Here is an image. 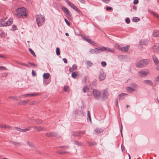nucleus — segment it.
I'll use <instances>...</instances> for the list:
<instances>
[{
    "label": "nucleus",
    "instance_id": "f257e3e1",
    "mask_svg": "<svg viewBox=\"0 0 159 159\" xmlns=\"http://www.w3.org/2000/svg\"><path fill=\"white\" fill-rule=\"evenodd\" d=\"M16 16L19 18H23L27 16L26 9L24 7L17 8L16 10Z\"/></svg>",
    "mask_w": 159,
    "mask_h": 159
},
{
    "label": "nucleus",
    "instance_id": "f03ea898",
    "mask_svg": "<svg viewBox=\"0 0 159 159\" xmlns=\"http://www.w3.org/2000/svg\"><path fill=\"white\" fill-rule=\"evenodd\" d=\"M94 51L95 53L97 54L100 53L102 51L113 52H114L115 50L114 49H111L109 48H107L103 46L100 48H96L95 49Z\"/></svg>",
    "mask_w": 159,
    "mask_h": 159
},
{
    "label": "nucleus",
    "instance_id": "7ed1b4c3",
    "mask_svg": "<svg viewBox=\"0 0 159 159\" xmlns=\"http://www.w3.org/2000/svg\"><path fill=\"white\" fill-rule=\"evenodd\" d=\"M35 18L37 23L39 27L41 26L44 23L45 19L42 15L39 14L36 15Z\"/></svg>",
    "mask_w": 159,
    "mask_h": 159
},
{
    "label": "nucleus",
    "instance_id": "20e7f679",
    "mask_svg": "<svg viewBox=\"0 0 159 159\" xmlns=\"http://www.w3.org/2000/svg\"><path fill=\"white\" fill-rule=\"evenodd\" d=\"M149 60L148 59L141 60L136 63V66L138 67H143L146 66L149 63Z\"/></svg>",
    "mask_w": 159,
    "mask_h": 159
},
{
    "label": "nucleus",
    "instance_id": "39448f33",
    "mask_svg": "<svg viewBox=\"0 0 159 159\" xmlns=\"http://www.w3.org/2000/svg\"><path fill=\"white\" fill-rule=\"evenodd\" d=\"M93 96L96 99H98L100 96V92L97 89H93Z\"/></svg>",
    "mask_w": 159,
    "mask_h": 159
},
{
    "label": "nucleus",
    "instance_id": "423d86ee",
    "mask_svg": "<svg viewBox=\"0 0 159 159\" xmlns=\"http://www.w3.org/2000/svg\"><path fill=\"white\" fill-rule=\"evenodd\" d=\"M66 2L74 10H75L76 11L79 12L80 11V10L75 6L74 4L68 0H65Z\"/></svg>",
    "mask_w": 159,
    "mask_h": 159
},
{
    "label": "nucleus",
    "instance_id": "0eeeda50",
    "mask_svg": "<svg viewBox=\"0 0 159 159\" xmlns=\"http://www.w3.org/2000/svg\"><path fill=\"white\" fill-rule=\"evenodd\" d=\"M106 74L102 70H100V74L98 76V79L100 81H102L106 78Z\"/></svg>",
    "mask_w": 159,
    "mask_h": 159
},
{
    "label": "nucleus",
    "instance_id": "6e6552de",
    "mask_svg": "<svg viewBox=\"0 0 159 159\" xmlns=\"http://www.w3.org/2000/svg\"><path fill=\"white\" fill-rule=\"evenodd\" d=\"M149 72L147 70H142L139 72V76L141 77H143L146 76L148 74Z\"/></svg>",
    "mask_w": 159,
    "mask_h": 159
},
{
    "label": "nucleus",
    "instance_id": "1a4fd4ad",
    "mask_svg": "<svg viewBox=\"0 0 159 159\" xmlns=\"http://www.w3.org/2000/svg\"><path fill=\"white\" fill-rule=\"evenodd\" d=\"M32 128L31 126H29L27 128H26L25 129H21L20 128H19L17 127H14L13 128V129H17L18 131H20L21 132H24L27 131H28L29 130H30L31 128Z\"/></svg>",
    "mask_w": 159,
    "mask_h": 159
},
{
    "label": "nucleus",
    "instance_id": "9d476101",
    "mask_svg": "<svg viewBox=\"0 0 159 159\" xmlns=\"http://www.w3.org/2000/svg\"><path fill=\"white\" fill-rule=\"evenodd\" d=\"M83 38L84 39V40L88 42V43L93 44V43H94L93 41L91 39H89L88 36H86L85 35L83 36L82 35Z\"/></svg>",
    "mask_w": 159,
    "mask_h": 159
},
{
    "label": "nucleus",
    "instance_id": "9b49d317",
    "mask_svg": "<svg viewBox=\"0 0 159 159\" xmlns=\"http://www.w3.org/2000/svg\"><path fill=\"white\" fill-rule=\"evenodd\" d=\"M85 133V131H77L74 132L73 134V135L77 137H80L83 134H84Z\"/></svg>",
    "mask_w": 159,
    "mask_h": 159
},
{
    "label": "nucleus",
    "instance_id": "f8f14e48",
    "mask_svg": "<svg viewBox=\"0 0 159 159\" xmlns=\"http://www.w3.org/2000/svg\"><path fill=\"white\" fill-rule=\"evenodd\" d=\"M31 127L32 128H33L34 131H45L46 130L45 128H43L41 127H38L37 126H32Z\"/></svg>",
    "mask_w": 159,
    "mask_h": 159
},
{
    "label": "nucleus",
    "instance_id": "ddd939ff",
    "mask_svg": "<svg viewBox=\"0 0 159 159\" xmlns=\"http://www.w3.org/2000/svg\"><path fill=\"white\" fill-rule=\"evenodd\" d=\"M31 120L32 121V122H30L28 120L27 121V122L28 123L30 124L32 123L34 124H40L42 123V121L39 120H35L34 119H32Z\"/></svg>",
    "mask_w": 159,
    "mask_h": 159
},
{
    "label": "nucleus",
    "instance_id": "4468645a",
    "mask_svg": "<svg viewBox=\"0 0 159 159\" xmlns=\"http://www.w3.org/2000/svg\"><path fill=\"white\" fill-rule=\"evenodd\" d=\"M45 135L47 137H57V134L56 133L54 132H51L50 133H47L45 134Z\"/></svg>",
    "mask_w": 159,
    "mask_h": 159
},
{
    "label": "nucleus",
    "instance_id": "2eb2a0df",
    "mask_svg": "<svg viewBox=\"0 0 159 159\" xmlns=\"http://www.w3.org/2000/svg\"><path fill=\"white\" fill-rule=\"evenodd\" d=\"M129 47V45H127L123 47L119 48L118 49L122 52H126L128 51Z\"/></svg>",
    "mask_w": 159,
    "mask_h": 159
},
{
    "label": "nucleus",
    "instance_id": "dca6fc26",
    "mask_svg": "<svg viewBox=\"0 0 159 159\" xmlns=\"http://www.w3.org/2000/svg\"><path fill=\"white\" fill-rule=\"evenodd\" d=\"M103 131L102 129H96L94 130V134L95 135L98 134L102 133Z\"/></svg>",
    "mask_w": 159,
    "mask_h": 159
},
{
    "label": "nucleus",
    "instance_id": "f3484780",
    "mask_svg": "<svg viewBox=\"0 0 159 159\" xmlns=\"http://www.w3.org/2000/svg\"><path fill=\"white\" fill-rule=\"evenodd\" d=\"M61 9L68 16L70 15V11L69 10L65 7L62 6L61 7Z\"/></svg>",
    "mask_w": 159,
    "mask_h": 159
},
{
    "label": "nucleus",
    "instance_id": "a211bd4d",
    "mask_svg": "<svg viewBox=\"0 0 159 159\" xmlns=\"http://www.w3.org/2000/svg\"><path fill=\"white\" fill-rule=\"evenodd\" d=\"M127 95V94L122 93L121 94L119 95V100H122L124 99L125 97Z\"/></svg>",
    "mask_w": 159,
    "mask_h": 159
},
{
    "label": "nucleus",
    "instance_id": "6ab92c4d",
    "mask_svg": "<svg viewBox=\"0 0 159 159\" xmlns=\"http://www.w3.org/2000/svg\"><path fill=\"white\" fill-rule=\"evenodd\" d=\"M10 143H11L13 145L15 146L16 147H20L21 146V144L19 142H16L12 141H10Z\"/></svg>",
    "mask_w": 159,
    "mask_h": 159
},
{
    "label": "nucleus",
    "instance_id": "aec40b11",
    "mask_svg": "<svg viewBox=\"0 0 159 159\" xmlns=\"http://www.w3.org/2000/svg\"><path fill=\"white\" fill-rule=\"evenodd\" d=\"M153 49L155 51H159V43L155 44L153 47Z\"/></svg>",
    "mask_w": 159,
    "mask_h": 159
},
{
    "label": "nucleus",
    "instance_id": "412c9836",
    "mask_svg": "<svg viewBox=\"0 0 159 159\" xmlns=\"http://www.w3.org/2000/svg\"><path fill=\"white\" fill-rule=\"evenodd\" d=\"M108 93L106 90H104L102 94V97L104 99H107L108 98Z\"/></svg>",
    "mask_w": 159,
    "mask_h": 159
},
{
    "label": "nucleus",
    "instance_id": "4be33fe9",
    "mask_svg": "<svg viewBox=\"0 0 159 159\" xmlns=\"http://www.w3.org/2000/svg\"><path fill=\"white\" fill-rule=\"evenodd\" d=\"M153 35L155 37H159V31L157 30H154Z\"/></svg>",
    "mask_w": 159,
    "mask_h": 159
},
{
    "label": "nucleus",
    "instance_id": "5701e85b",
    "mask_svg": "<svg viewBox=\"0 0 159 159\" xmlns=\"http://www.w3.org/2000/svg\"><path fill=\"white\" fill-rule=\"evenodd\" d=\"M77 65L76 64H74L73 65L72 67L70 68L69 70L70 72H73L77 69Z\"/></svg>",
    "mask_w": 159,
    "mask_h": 159
},
{
    "label": "nucleus",
    "instance_id": "b1692460",
    "mask_svg": "<svg viewBox=\"0 0 159 159\" xmlns=\"http://www.w3.org/2000/svg\"><path fill=\"white\" fill-rule=\"evenodd\" d=\"M5 22L7 26H10L13 23V19L12 18H9L8 20Z\"/></svg>",
    "mask_w": 159,
    "mask_h": 159
},
{
    "label": "nucleus",
    "instance_id": "393cba45",
    "mask_svg": "<svg viewBox=\"0 0 159 159\" xmlns=\"http://www.w3.org/2000/svg\"><path fill=\"white\" fill-rule=\"evenodd\" d=\"M152 59L153 61L156 64H158L159 63L157 57L155 56H152Z\"/></svg>",
    "mask_w": 159,
    "mask_h": 159
},
{
    "label": "nucleus",
    "instance_id": "a878e982",
    "mask_svg": "<svg viewBox=\"0 0 159 159\" xmlns=\"http://www.w3.org/2000/svg\"><path fill=\"white\" fill-rule=\"evenodd\" d=\"M87 116L88 118L87 119V121H90V122L91 123V118L90 116V111H87Z\"/></svg>",
    "mask_w": 159,
    "mask_h": 159
},
{
    "label": "nucleus",
    "instance_id": "bb28decb",
    "mask_svg": "<svg viewBox=\"0 0 159 159\" xmlns=\"http://www.w3.org/2000/svg\"><path fill=\"white\" fill-rule=\"evenodd\" d=\"M85 64L87 67H89L93 65V63H92L90 61L87 60L86 61Z\"/></svg>",
    "mask_w": 159,
    "mask_h": 159
},
{
    "label": "nucleus",
    "instance_id": "cd10ccee",
    "mask_svg": "<svg viewBox=\"0 0 159 159\" xmlns=\"http://www.w3.org/2000/svg\"><path fill=\"white\" fill-rule=\"evenodd\" d=\"M145 83L148 84L150 86H152V82L151 80H145L144 81Z\"/></svg>",
    "mask_w": 159,
    "mask_h": 159
},
{
    "label": "nucleus",
    "instance_id": "c85d7f7f",
    "mask_svg": "<svg viewBox=\"0 0 159 159\" xmlns=\"http://www.w3.org/2000/svg\"><path fill=\"white\" fill-rule=\"evenodd\" d=\"M126 89L128 92L130 93L133 92L135 90L134 88L130 87H127Z\"/></svg>",
    "mask_w": 159,
    "mask_h": 159
},
{
    "label": "nucleus",
    "instance_id": "c756f323",
    "mask_svg": "<svg viewBox=\"0 0 159 159\" xmlns=\"http://www.w3.org/2000/svg\"><path fill=\"white\" fill-rule=\"evenodd\" d=\"M28 102V101H22L17 103L18 105H25Z\"/></svg>",
    "mask_w": 159,
    "mask_h": 159
},
{
    "label": "nucleus",
    "instance_id": "7c9ffc66",
    "mask_svg": "<svg viewBox=\"0 0 159 159\" xmlns=\"http://www.w3.org/2000/svg\"><path fill=\"white\" fill-rule=\"evenodd\" d=\"M50 76V74L49 73H44L43 75V79H48Z\"/></svg>",
    "mask_w": 159,
    "mask_h": 159
},
{
    "label": "nucleus",
    "instance_id": "2f4dec72",
    "mask_svg": "<svg viewBox=\"0 0 159 159\" xmlns=\"http://www.w3.org/2000/svg\"><path fill=\"white\" fill-rule=\"evenodd\" d=\"M20 97V96L15 97V96H9V97L8 98H9L12 99H13L14 100H16L19 99L20 98H19Z\"/></svg>",
    "mask_w": 159,
    "mask_h": 159
},
{
    "label": "nucleus",
    "instance_id": "473e14b6",
    "mask_svg": "<svg viewBox=\"0 0 159 159\" xmlns=\"http://www.w3.org/2000/svg\"><path fill=\"white\" fill-rule=\"evenodd\" d=\"M88 144L89 146H92L94 145H96L97 143L95 142H88Z\"/></svg>",
    "mask_w": 159,
    "mask_h": 159
},
{
    "label": "nucleus",
    "instance_id": "72a5a7b5",
    "mask_svg": "<svg viewBox=\"0 0 159 159\" xmlns=\"http://www.w3.org/2000/svg\"><path fill=\"white\" fill-rule=\"evenodd\" d=\"M29 50L30 53L33 55V56L34 57H36V55L34 53V52L30 48H29Z\"/></svg>",
    "mask_w": 159,
    "mask_h": 159
},
{
    "label": "nucleus",
    "instance_id": "f704fd0d",
    "mask_svg": "<svg viewBox=\"0 0 159 159\" xmlns=\"http://www.w3.org/2000/svg\"><path fill=\"white\" fill-rule=\"evenodd\" d=\"M89 90V88L87 86H84L83 89V91L84 93H86Z\"/></svg>",
    "mask_w": 159,
    "mask_h": 159
},
{
    "label": "nucleus",
    "instance_id": "c9c22d12",
    "mask_svg": "<svg viewBox=\"0 0 159 159\" xmlns=\"http://www.w3.org/2000/svg\"><path fill=\"white\" fill-rule=\"evenodd\" d=\"M148 42V41L147 40H146L144 41H142L141 42V44L142 45H146Z\"/></svg>",
    "mask_w": 159,
    "mask_h": 159
},
{
    "label": "nucleus",
    "instance_id": "e433bc0d",
    "mask_svg": "<svg viewBox=\"0 0 159 159\" xmlns=\"http://www.w3.org/2000/svg\"><path fill=\"white\" fill-rule=\"evenodd\" d=\"M40 95H41V93H30V97L37 96Z\"/></svg>",
    "mask_w": 159,
    "mask_h": 159
},
{
    "label": "nucleus",
    "instance_id": "4c0bfd02",
    "mask_svg": "<svg viewBox=\"0 0 159 159\" xmlns=\"http://www.w3.org/2000/svg\"><path fill=\"white\" fill-rule=\"evenodd\" d=\"M28 97H30V94H26L24 95H21L20 96V98H21L22 97L23 98H25Z\"/></svg>",
    "mask_w": 159,
    "mask_h": 159
},
{
    "label": "nucleus",
    "instance_id": "58836bf2",
    "mask_svg": "<svg viewBox=\"0 0 159 159\" xmlns=\"http://www.w3.org/2000/svg\"><path fill=\"white\" fill-rule=\"evenodd\" d=\"M77 75V73L74 72H73L71 74V77L73 78H75Z\"/></svg>",
    "mask_w": 159,
    "mask_h": 159
},
{
    "label": "nucleus",
    "instance_id": "ea45409f",
    "mask_svg": "<svg viewBox=\"0 0 159 159\" xmlns=\"http://www.w3.org/2000/svg\"><path fill=\"white\" fill-rule=\"evenodd\" d=\"M140 20V19L137 17H134L133 19V21L134 22H137L139 21Z\"/></svg>",
    "mask_w": 159,
    "mask_h": 159
},
{
    "label": "nucleus",
    "instance_id": "a19ab883",
    "mask_svg": "<svg viewBox=\"0 0 159 159\" xmlns=\"http://www.w3.org/2000/svg\"><path fill=\"white\" fill-rule=\"evenodd\" d=\"M12 29H11V30L12 31H14L15 30H17V27L16 25H13L12 26Z\"/></svg>",
    "mask_w": 159,
    "mask_h": 159
},
{
    "label": "nucleus",
    "instance_id": "79ce46f5",
    "mask_svg": "<svg viewBox=\"0 0 159 159\" xmlns=\"http://www.w3.org/2000/svg\"><path fill=\"white\" fill-rule=\"evenodd\" d=\"M56 53L57 56H59L60 54V49L58 48H56Z\"/></svg>",
    "mask_w": 159,
    "mask_h": 159
},
{
    "label": "nucleus",
    "instance_id": "37998d69",
    "mask_svg": "<svg viewBox=\"0 0 159 159\" xmlns=\"http://www.w3.org/2000/svg\"><path fill=\"white\" fill-rule=\"evenodd\" d=\"M69 87L67 86H65L64 87V89L65 91L66 92H68Z\"/></svg>",
    "mask_w": 159,
    "mask_h": 159
},
{
    "label": "nucleus",
    "instance_id": "c03bdc74",
    "mask_svg": "<svg viewBox=\"0 0 159 159\" xmlns=\"http://www.w3.org/2000/svg\"><path fill=\"white\" fill-rule=\"evenodd\" d=\"M131 86L133 87V88L135 89V90L137 88V86L135 83L132 84H131Z\"/></svg>",
    "mask_w": 159,
    "mask_h": 159
},
{
    "label": "nucleus",
    "instance_id": "a18cd8bd",
    "mask_svg": "<svg viewBox=\"0 0 159 159\" xmlns=\"http://www.w3.org/2000/svg\"><path fill=\"white\" fill-rule=\"evenodd\" d=\"M74 143L76 145H77L78 146H82V143L80 142H78L77 141H74Z\"/></svg>",
    "mask_w": 159,
    "mask_h": 159
},
{
    "label": "nucleus",
    "instance_id": "49530a36",
    "mask_svg": "<svg viewBox=\"0 0 159 159\" xmlns=\"http://www.w3.org/2000/svg\"><path fill=\"white\" fill-rule=\"evenodd\" d=\"M27 144L29 145V146H30V147H32L33 148L34 147V146L33 144L29 142H27Z\"/></svg>",
    "mask_w": 159,
    "mask_h": 159
},
{
    "label": "nucleus",
    "instance_id": "de8ad7c7",
    "mask_svg": "<svg viewBox=\"0 0 159 159\" xmlns=\"http://www.w3.org/2000/svg\"><path fill=\"white\" fill-rule=\"evenodd\" d=\"M64 20L68 26H69L70 25V22L66 19H65Z\"/></svg>",
    "mask_w": 159,
    "mask_h": 159
},
{
    "label": "nucleus",
    "instance_id": "09e8293b",
    "mask_svg": "<svg viewBox=\"0 0 159 159\" xmlns=\"http://www.w3.org/2000/svg\"><path fill=\"white\" fill-rule=\"evenodd\" d=\"M101 65L103 67H105L106 66L107 63L105 61H102Z\"/></svg>",
    "mask_w": 159,
    "mask_h": 159
},
{
    "label": "nucleus",
    "instance_id": "8fccbe9b",
    "mask_svg": "<svg viewBox=\"0 0 159 159\" xmlns=\"http://www.w3.org/2000/svg\"><path fill=\"white\" fill-rule=\"evenodd\" d=\"M125 22L127 24H129L130 22V20L129 18H127L125 19Z\"/></svg>",
    "mask_w": 159,
    "mask_h": 159
},
{
    "label": "nucleus",
    "instance_id": "3c124183",
    "mask_svg": "<svg viewBox=\"0 0 159 159\" xmlns=\"http://www.w3.org/2000/svg\"><path fill=\"white\" fill-rule=\"evenodd\" d=\"M94 51H95V49H91L90 50L89 52L91 54H93V53H95Z\"/></svg>",
    "mask_w": 159,
    "mask_h": 159
},
{
    "label": "nucleus",
    "instance_id": "603ef678",
    "mask_svg": "<svg viewBox=\"0 0 159 159\" xmlns=\"http://www.w3.org/2000/svg\"><path fill=\"white\" fill-rule=\"evenodd\" d=\"M149 12H151V13H152L154 16H157V15H157V14H156V13H154L153 11H152L151 10H150L149 11Z\"/></svg>",
    "mask_w": 159,
    "mask_h": 159
},
{
    "label": "nucleus",
    "instance_id": "864d4df0",
    "mask_svg": "<svg viewBox=\"0 0 159 159\" xmlns=\"http://www.w3.org/2000/svg\"><path fill=\"white\" fill-rule=\"evenodd\" d=\"M28 63L29 64H30V65H32V66H35L36 67H37V65H36V64H35L33 63H31V62H29Z\"/></svg>",
    "mask_w": 159,
    "mask_h": 159
},
{
    "label": "nucleus",
    "instance_id": "5fc2aeb1",
    "mask_svg": "<svg viewBox=\"0 0 159 159\" xmlns=\"http://www.w3.org/2000/svg\"><path fill=\"white\" fill-rule=\"evenodd\" d=\"M139 3L138 0H134L133 2V3L134 4H137Z\"/></svg>",
    "mask_w": 159,
    "mask_h": 159
},
{
    "label": "nucleus",
    "instance_id": "6e6d98bb",
    "mask_svg": "<svg viewBox=\"0 0 159 159\" xmlns=\"http://www.w3.org/2000/svg\"><path fill=\"white\" fill-rule=\"evenodd\" d=\"M32 74L33 76H35L36 75V74L35 73L33 70H32Z\"/></svg>",
    "mask_w": 159,
    "mask_h": 159
},
{
    "label": "nucleus",
    "instance_id": "4d7b16f0",
    "mask_svg": "<svg viewBox=\"0 0 159 159\" xmlns=\"http://www.w3.org/2000/svg\"><path fill=\"white\" fill-rule=\"evenodd\" d=\"M0 127L2 128L6 129V125H2L1 124L0 125Z\"/></svg>",
    "mask_w": 159,
    "mask_h": 159
},
{
    "label": "nucleus",
    "instance_id": "13d9d810",
    "mask_svg": "<svg viewBox=\"0 0 159 159\" xmlns=\"http://www.w3.org/2000/svg\"><path fill=\"white\" fill-rule=\"evenodd\" d=\"M102 1L106 3H108L110 2V0H102Z\"/></svg>",
    "mask_w": 159,
    "mask_h": 159
},
{
    "label": "nucleus",
    "instance_id": "bf43d9fd",
    "mask_svg": "<svg viewBox=\"0 0 159 159\" xmlns=\"http://www.w3.org/2000/svg\"><path fill=\"white\" fill-rule=\"evenodd\" d=\"M61 154H64L66 153H68V152L66 151H63L61 150Z\"/></svg>",
    "mask_w": 159,
    "mask_h": 159
},
{
    "label": "nucleus",
    "instance_id": "052dcab7",
    "mask_svg": "<svg viewBox=\"0 0 159 159\" xmlns=\"http://www.w3.org/2000/svg\"><path fill=\"white\" fill-rule=\"evenodd\" d=\"M19 64L20 65H22L28 67V66L27 64H24L23 63H19Z\"/></svg>",
    "mask_w": 159,
    "mask_h": 159
},
{
    "label": "nucleus",
    "instance_id": "680f3d73",
    "mask_svg": "<svg viewBox=\"0 0 159 159\" xmlns=\"http://www.w3.org/2000/svg\"><path fill=\"white\" fill-rule=\"evenodd\" d=\"M112 8V7H106V9L107 10H111Z\"/></svg>",
    "mask_w": 159,
    "mask_h": 159
},
{
    "label": "nucleus",
    "instance_id": "e2e57ef3",
    "mask_svg": "<svg viewBox=\"0 0 159 159\" xmlns=\"http://www.w3.org/2000/svg\"><path fill=\"white\" fill-rule=\"evenodd\" d=\"M0 69L5 70H6V68L4 66H0Z\"/></svg>",
    "mask_w": 159,
    "mask_h": 159
},
{
    "label": "nucleus",
    "instance_id": "0e129e2a",
    "mask_svg": "<svg viewBox=\"0 0 159 159\" xmlns=\"http://www.w3.org/2000/svg\"><path fill=\"white\" fill-rule=\"evenodd\" d=\"M49 83V82L48 81L46 80H44V84L46 85H48Z\"/></svg>",
    "mask_w": 159,
    "mask_h": 159
},
{
    "label": "nucleus",
    "instance_id": "69168bd1",
    "mask_svg": "<svg viewBox=\"0 0 159 159\" xmlns=\"http://www.w3.org/2000/svg\"><path fill=\"white\" fill-rule=\"evenodd\" d=\"M59 148H69V147L68 146H61L59 147Z\"/></svg>",
    "mask_w": 159,
    "mask_h": 159
},
{
    "label": "nucleus",
    "instance_id": "338daca9",
    "mask_svg": "<svg viewBox=\"0 0 159 159\" xmlns=\"http://www.w3.org/2000/svg\"><path fill=\"white\" fill-rule=\"evenodd\" d=\"M63 61L65 63H67V60L65 58H63Z\"/></svg>",
    "mask_w": 159,
    "mask_h": 159
},
{
    "label": "nucleus",
    "instance_id": "774afa93",
    "mask_svg": "<svg viewBox=\"0 0 159 159\" xmlns=\"http://www.w3.org/2000/svg\"><path fill=\"white\" fill-rule=\"evenodd\" d=\"M6 19V18H2V19H0V22H4L5 20Z\"/></svg>",
    "mask_w": 159,
    "mask_h": 159
}]
</instances>
